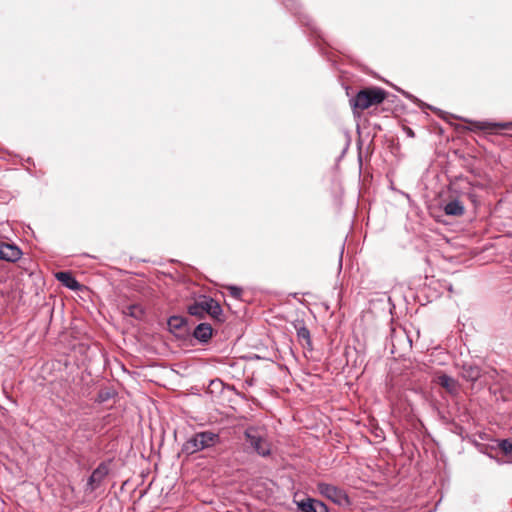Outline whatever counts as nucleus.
Returning a JSON list of instances; mask_svg holds the SVG:
<instances>
[{
    "mask_svg": "<svg viewBox=\"0 0 512 512\" xmlns=\"http://www.w3.org/2000/svg\"><path fill=\"white\" fill-rule=\"evenodd\" d=\"M109 473L108 465L104 462L100 463L96 469L93 470L91 475L88 478L85 491L86 492H93L97 488L100 487L103 480L106 478V476Z\"/></svg>",
    "mask_w": 512,
    "mask_h": 512,
    "instance_id": "423d86ee",
    "label": "nucleus"
},
{
    "mask_svg": "<svg viewBox=\"0 0 512 512\" xmlns=\"http://www.w3.org/2000/svg\"><path fill=\"white\" fill-rule=\"evenodd\" d=\"M386 98V92L378 87H370L360 90L352 99L350 104L354 110L363 111L373 105L382 103Z\"/></svg>",
    "mask_w": 512,
    "mask_h": 512,
    "instance_id": "7ed1b4c3",
    "label": "nucleus"
},
{
    "mask_svg": "<svg viewBox=\"0 0 512 512\" xmlns=\"http://www.w3.org/2000/svg\"><path fill=\"white\" fill-rule=\"evenodd\" d=\"M443 210H444L445 214L448 216L459 217L465 213V207L462 204V202H460L458 199H454V200L447 202L444 205Z\"/></svg>",
    "mask_w": 512,
    "mask_h": 512,
    "instance_id": "4468645a",
    "label": "nucleus"
},
{
    "mask_svg": "<svg viewBox=\"0 0 512 512\" xmlns=\"http://www.w3.org/2000/svg\"><path fill=\"white\" fill-rule=\"evenodd\" d=\"M227 289L229 291V294L233 298H235V299H240L241 298L242 293H243V290H242L241 287L230 285V286H227Z\"/></svg>",
    "mask_w": 512,
    "mask_h": 512,
    "instance_id": "a211bd4d",
    "label": "nucleus"
},
{
    "mask_svg": "<svg viewBox=\"0 0 512 512\" xmlns=\"http://www.w3.org/2000/svg\"><path fill=\"white\" fill-rule=\"evenodd\" d=\"M219 441V434L215 432H197L184 442L182 446V452L187 455H192L204 449L215 446L217 443H219Z\"/></svg>",
    "mask_w": 512,
    "mask_h": 512,
    "instance_id": "f03ea898",
    "label": "nucleus"
},
{
    "mask_svg": "<svg viewBox=\"0 0 512 512\" xmlns=\"http://www.w3.org/2000/svg\"><path fill=\"white\" fill-rule=\"evenodd\" d=\"M437 383L450 394L458 393V381L446 374L439 375L437 378Z\"/></svg>",
    "mask_w": 512,
    "mask_h": 512,
    "instance_id": "ddd939ff",
    "label": "nucleus"
},
{
    "mask_svg": "<svg viewBox=\"0 0 512 512\" xmlns=\"http://www.w3.org/2000/svg\"><path fill=\"white\" fill-rule=\"evenodd\" d=\"M313 502L314 499L309 497L300 501L295 500L299 512H312Z\"/></svg>",
    "mask_w": 512,
    "mask_h": 512,
    "instance_id": "dca6fc26",
    "label": "nucleus"
},
{
    "mask_svg": "<svg viewBox=\"0 0 512 512\" xmlns=\"http://www.w3.org/2000/svg\"><path fill=\"white\" fill-rule=\"evenodd\" d=\"M312 512H329L327 506L319 500L314 499Z\"/></svg>",
    "mask_w": 512,
    "mask_h": 512,
    "instance_id": "6ab92c4d",
    "label": "nucleus"
},
{
    "mask_svg": "<svg viewBox=\"0 0 512 512\" xmlns=\"http://www.w3.org/2000/svg\"><path fill=\"white\" fill-rule=\"evenodd\" d=\"M317 489L319 493L338 505H348L349 498L345 491L328 483H318Z\"/></svg>",
    "mask_w": 512,
    "mask_h": 512,
    "instance_id": "39448f33",
    "label": "nucleus"
},
{
    "mask_svg": "<svg viewBox=\"0 0 512 512\" xmlns=\"http://www.w3.org/2000/svg\"><path fill=\"white\" fill-rule=\"evenodd\" d=\"M501 451L508 456H512V440L505 439L499 443Z\"/></svg>",
    "mask_w": 512,
    "mask_h": 512,
    "instance_id": "f3484780",
    "label": "nucleus"
},
{
    "mask_svg": "<svg viewBox=\"0 0 512 512\" xmlns=\"http://www.w3.org/2000/svg\"><path fill=\"white\" fill-rule=\"evenodd\" d=\"M168 327L172 333L184 335L188 332V320L183 316L173 315L168 319Z\"/></svg>",
    "mask_w": 512,
    "mask_h": 512,
    "instance_id": "6e6552de",
    "label": "nucleus"
},
{
    "mask_svg": "<svg viewBox=\"0 0 512 512\" xmlns=\"http://www.w3.org/2000/svg\"><path fill=\"white\" fill-rule=\"evenodd\" d=\"M22 256L21 249L10 243L0 241V259L8 262H16Z\"/></svg>",
    "mask_w": 512,
    "mask_h": 512,
    "instance_id": "0eeeda50",
    "label": "nucleus"
},
{
    "mask_svg": "<svg viewBox=\"0 0 512 512\" xmlns=\"http://www.w3.org/2000/svg\"><path fill=\"white\" fill-rule=\"evenodd\" d=\"M213 329L208 323L198 324L194 331L193 336L202 343H207L212 337Z\"/></svg>",
    "mask_w": 512,
    "mask_h": 512,
    "instance_id": "f8f14e48",
    "label": "nucleus"
},
{
    "mask_svg": "<svg viewBox=\"0 0 512 512\" xmlns=\"http://www.w3.org/2000/svg\"><path fill=\"white\" fill-rule=\"evenodd\" d=\"M461 377L469 382H476L481 377V368L470 362H465L461 365Z\"/></svg>",
    "mask_w": 512,
    "mask_h": 512,
    "instance_id": "1a4fd4ad",
    "label": "nucleus"
},
{
    "mask_svg": "<svg viewBox=\"0 0 512 512\" xmlns=\"http://www.w3.org/2000/svg\"><path fill=\"white\" fill-rule=\"evenodd\" d=\"M404 130H405L406 134H407L409 137H414V136H415V133H414V131H413L411 128H409V127H405V129H404Z\"/></svg>",
    "mask_w": 512,
    "mask_h": 512,
    "instance_id": "aec40b11",
    "label": "nucleus"
},
{
    "mask_svg": "<svg viewBox=\"0 0 512 512\" xmlns=\"http://www.w3.org/2000/svg\"><path fill=\"white\" fill-rule=\"evenodd\" d=\"M187 312L199 319H203L208 315L218 322L224 321L223 310L219 302L206 295H200L187 307Z\"/></svg>",
    "mask_w": 512,
    "mask_h": 512,
    "instance_id": "f257e3e1",
    "label": "nucleus"
},
{
    "mask_svg": "<svg viewBox=\"0 0 512 512\" xmlns=\"http://www.w3.org/2000/svg\"><path fill=\"white\" fill-rule=\"evenodd\" d=\"M294 328L296 329L297 338H298L299 343L303 347L312 349V341H311L310 331L305 326V324L302 321H296L294 323Z\"/></svg>",
    "mask_w": 512,
    "mask_h": 512,
    "instance_id": "9d476101",
    "label": "nucleus"
},
{
    "mask_svg": "<svg viewBox=\"0 0 512 512\" xmlns=\"http://www.w3.org/2000/svg\"><path fill=\"white\" fill-rule=\"evenodd\" d=\"M245 439L249 446L261 457H268L271 454V445L268 442L265 432L257 427L246 428Z\"/></svg>",
    "mask_w": 512,
    "mask_h": 512,
    "instance_id": "20e7f679",
    "label": "nucleus"
},
{
    "mask_svg": "<svg viewBox=\"0 0 512 512\" xmlns=\"http://www.w3.org/2000/svg\"><path fill=\"white\" fill-rule=\"evenodd\" d=\"M124 313L135 319H141L144 315V309L138 304H132L126 307Z\"/></svg>",
    "mask_w": 512,
    "mask_h": 512,
    "instance_id": "2eb2a0df",
    "label": "nucleus"
},
{
    "mask_svg": "<svg viewBox=\"0 0 512 512\" xmlns=\"http://www.w3.org/2000/svg\"><path fill=\"white\" fill-rule=\"evenodd\" d=\"M56 279L61 282L65 287L78 291L81 289V284L77 281V279L73 276L71 272L61 271L56 274Z\"/></svg>",
    "mask_w": 512,
    "mask_h": 512,
    "instance_id": "9b49d317",
    "label": "nucleus"
}]
</instances>
